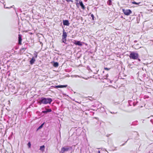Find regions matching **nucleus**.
I'll return each mask as SVG.
<instances>
[{
    "label": "nucleus",
    "instance_id": "f257e3e1",
    "mask_svg": "<svg viewBox=\"0 0 153 153\" xmlns=\"http://www.w3.org/2000/svg\"><path fill=\"white\" fill-rule=\"evenodd\" d=\"M52 101V100L51 98L42 97L39 99V100L38 102V103L40 105L41 104H50Z\"/></svg>",
    "mask_w": 153,
    "mask_h": 153
},
{
    "label": "nucleus",
    "instance_id": "f03ea898",
    "mask_svg": "<svg viewBox=\"0 0 153 153\" xmlns=\"http://www.w3.org/2000/svg\"><path fill=\"white\" fill-rule=\"evenodd\" d=\"M129 57L131 59H137L138 58L139 55L137 53L132 52L130 53Z\"/></svg>",
    "mask_w": 153,
    "mask_h": 153
},
{
    "label": "nucleus",
    "instance_id": "7ed1b4c3",
    "mask_svg": "<svg viewBox=\"0 0 153 153\" xmlns=\"http://www.w3.org/2000/svg\"><path fill=\"white\" fill-rule=\"evenodd\" d=\"M69 150V148L68 147H62L60 152V153H64L65 152L68 151Z\"/></svg>",
    "mask_w": 153,
    "mask_h": 153
},
{
    "label": "nucleus",
    "instance_id": "20e7f679",
    "mask_svg": "<svg viewBox=\"0 0 153 153\" xmlns=\"http://www.w3.org/2000/svg\"><path fill=\"white\" fill-rule=\"evenodd\" d=\"M123 11L124 13L127 16L129 15L132 12L130 10L123 9Z\"/></svg>",
    "mask_w": 153,
    "mask_h": 153
},
{
    "label": "nucleus",
    "instance_id": "39448f33",
    "mask_svg": "<svg viewBox=\"0 0 153 153\" xmlns=\"http://www.w3.org/2000/svg\"><path fill=\"white\" fill-rule=\"evenodd\" d=\"M67 86V85H55L54 86H53V87L54 88H65Z\"/></svg>",
    "mask_w": 153,
    "mask_h": 153
},
{
    "label": "nucleus",
    "instance_id": "423d86ee",
    "mask_svg": "<svg viewBox=\"0 0 153 153\" xmlns=\"http://www.w3.org/2000/svg\"><path fill=\"white\" fill-rule=\"evenodd\" d=\"M63 24L64 25L68 26L70 24L69 21L68 20H64L63 21Z\"/></svg>",
    "mask_w": 153,
    "mask_h": 153
},
{
    "label": "nucleus",
    "instance_id": "0eeeda50",
    "mask_svg": "<svg viewBox=\"0 0 153 153\" xmlns=\"http://www.w3.org/2000/svg\"><path fill=\"white\" fill-rule=\"evenodd\" d=\"M75 42H74V44H75L76 45H78L79 46H82V42L80 41H75Z\"/></svg>",
    "mask_w": 153,
    "mask_h": 153
},
{
    "label": "nucleus",
    "instance_id": "6e6552de",
    "mask_svg": "<svg viewBox=\"0 0 153 153\" xmlns=\"http://www.w3.org/2000/svg\"><path fill=\"white\" fill-rule=\"evenodd\" d=\"M67 36V34L66 32L64 30L63 32V34L62 35V38L63 39H66Z\"/></svg>",
    "mask_w": 153,
    "mask_h": 153
},
{
    "label": "nucleus",
    "instance_id": "1a4fd4ad",
    "mask_svg": "<svg viewBox=\"0 0 153 153\" xmlns=\"http://www.w3.org/2000/svg\"><path fill=\"white\" fill-rule=\"evenodd\" d=\"M35 61V59L33 57L32 58V59L30 60V64H31V65L33 64L34 63V62Z\"/></svg>",
    "mask_w": 153,
    "mask_h": 153
},
{
    "label": "nucleus",
    "instance_id": "9d476101",
    "mask_svg": "<svg viewBox=\"0 0 153 153\" xmlns=\"http://www.w3.org/2000/svg\"><path fill=\"white\" fill-rule=\"evenodd\" d=\"M79 4L80 5V6L82 7V8L83 9H85L84 6L83 4L82 3V1H79Z\"/></svg>",
    "mask_w": 153,
    "mask_h": 153
},
{
    "label": "nucleus",
    "instance_id": "9b49d317",
    "mask_svg": "<svg viewBox=\"0 0 153 153\" xmlns=\"http://www.w3.org/2000/svg\"><path fill=\"white\" fill-rule=\"evenodd\" d=\"M18 38H19V44H21V41L22 40V38H21L20 35H19Z\"/></svg>",
    "mask_w": 153,
    "mask_h": 153
},
{
    "label": "nucleus",
    "instance_id": "f8f14e48",
    "mask_svg": "<svg viewBox=\"0 0 153 153\" xmlns=\"http://www.w3.org/2000/svg\"><path fill=\"white\" fill-rule=\"evenodd\" d=\"M59 65V64L57 62H55L54 63L53 66L55 67H57Z\"/></svg>",
    "mask_w": 153,
    "mask_h": 153
},
{
    "label": "nucleus",
    "instance_id": "ddd939ff",
    "mask_svg": "<svg viewBox=\"0 0 153 153\" xmlns=\"http://www.w3.org/2000/svg\"><path fill=\"white\" fill-rule=\"evenodd\" d=\"M44 148H45V146L44 145L41 146L40 147V150L41 151H43L44 150Z\"/></svg>",
    "mask_w": 153,
    "mask_h": 153
},
{
    "label": "nucleus",
    "instance_id": "4468645a",
    "mask_svg": "<svg viewBox=\"0 0 153 153\" xmlns=\"http://www.w3.org/2000/svg\"><path fill=\"white\" fill-rule=\"evenodd\" d=\"M34 55L35 58H36L38 55V53L36 51H35V52L34 53Z\"/></svg>",
    "mask_w": 153,
    "mask_h": 153
},
{
    "label": "nucleus",
    "instance_id": "2eb2a0df",
    "mask_svg": "<svg viewBox=\"0 0 153 153\" xmlns=\"http://www.w3.org/2000/svg\"><path fill=\"white\" fill-rule=\"evenodd\" d=\"M128 103H129V105L130 106H131L132 105H134L133 103H132V101L130 100V101H128Z\"/></svg>",
    "mask_w": 153,
    "mask_h": 153
},
{
    "label": "nucleus",
    "instance_id": "dca6fc26",
    "mask_svg": "<svg viewBox=\"0 0 153 153\" xmlns=\"http://www.w3.org/2000/svg\"><path fill=\"white\" fill-rule=\"evenodd\" d=\"M74 77H79L85 79H88V78H84V77H82L80 76H78V75H75L74 76Z\"/></svg>",
    "mask_w": 153,
    "mask_h": 153
},
{
    "label": "nucleus",
    "instance_id": "f3484780",
    "mask_svg": "<svg viewBox=\"0 0 153 153\" xmlns=\"http://www.w3.org/2000/svg\"><path fill=\"white\" fill-rule=\"evenodd\" d=\"M44 123H42V124H41L38 128V129H39L41 128L42 127H43V125H44Z\"/></svg>",
    "mask_w": 153,
    "mask_h": 153
},
{
    "label": "nucleus",
    "instance_id": "a211bd4d",
    "mask_svg": "<svg viewBox=\"0 0 153 153\" xmlns=\"http://www.w3.org/2000/svg\"><path fill=\"white\" fill-rule=\"evenodd\" d=\"M62 41L63 42L65 43L66 41V39H63V38H62Z\"/></svg>",
    "mask_w": 153,
    "mask_h": 153
},
{
    "label": "nucleus",
    "instance_id": "6ab92c4d",
    "mask_svg": "<svg viewBox=\"0 0 153 153\" xmlns=\"http://www.w3.org/2000/svg\"><path fill=\"white\" fill-rule=\"evenodd\" d=\"M108 3L109 5H111V0H109L108 1Z\"/></svg>",
    "mask_w": 153,
    "mask_h": 153
},
{
    "label": "nucleus",
    "instance_id": "aec40b11",
    "mask_svg": "<svg viewBox=\"0 0 153 153\" xmlns=\"http://www.w3.org/2000/svg\"><path fill=\"white\" fill-rule=\"evenodd\" d=\"M46 111L47 113L48 112H50L51 111V109H47Z\"/></svg>",
    "mask_w": 153,
    "mask_h": 153
},
{
    "label": "nucleus",
    "instance_id": "412c9836",
    "mask_svg": "<svg viewBox=\"0 0 153 153\" xmlns=\"http://www.w3.org/2000/svg\"><path fill=\"white\" fill-rule=\"evenodd\" d=\"M28 145L29 148H30L31 146V144L30 142H29L28 143Z\"/></svg>",
    "mask_w": 153,
    "mask_h": 153
},
{
    "label": "nucleus",
    "instance_id": "4be33fe9",
    "mask_svg": "<svg viewBox=\"0 0 153 153\" xmlns=\"http://www.w3.org/2000/svg\"><path fill=\"white\" fill-rule=\"evenodd\" d=\"M91 17L92 18V19L93 20H94V15L92 14H91Z\"/></svg>",
    "mask_w": 153,
    "mask_h": 153
},
{
    "label": "nucleus",
    "instance_id": "5701e85b",
    "mask_svg": "<svg viewBox=\"0 0 153 153\" xmlns=\"http://www.w3.org/2000/svg\"><path fill=\"white\" fill-rule=\"evenodd\" d=\"M104 69L105 70H107V71H108V70H109L110 68H104Z\"/></svg>",
    "mask_w": 153,
    "mask_h": 153
},
{
    "label": "nucleus",
    "instance_id": "b1692460",
    "mask_svg": "<svg viewBox=\"0 0 153 153\" xmlns=\"http://www.w3.org/2000/svg\"><path fill=\"white\" fill-rule=\"evenodd\" d=\"M132 3L133 4H137V2H132Z\"/></svg>",
    "mask_w": 153,
    "mask_h": 153
},
{
    "label": "nucleus",
    "instance_id": "393cba45",
    "mask_svg": "<svg viewBox=\"0 0 153 153\" xmlns=\"http://www.w3.org/2000/svg\"><path fill=\"white\" fill-rule=\"evenodd\" d=\"M42 113H46L47 112H46V111H42Z\"/></svg>",
    "mask_w": 153,
    "mask_h": 153
},
{
    "label": "nucleus",
    "instance_id": "a878e982",
    "mask_svg": "<svg viewBox=\"0 0 153 153\" xmlns=\"http://www.w3.org/2000/svg\"><path fill=\"white\" fill-rule=\"evenodd\" d=\"M108 76V74H107V76H105V78H104V79H107Z\"/></svg>",
    "mask_w": 153,
    "mask_h": 153
},
{
    "label": "nucleus",
    "instance_id": "bb28decb",
    "mask_svg": "<svg viewBox=\"0 0 153 153\" xmlns=\"http://www.w3.org/2000/svg\"><path fill=\"white\" fill-rule=\"evenodd\" d=\"M22 49L24 50H25L26 49V48H23Z\"/></svg>",
    "mask_w": 153,
    "mask_h": 153
},
{
    "label": "nucleus",
    "instance_id": "cd10ccee",
    "mask_svg": "<svg viewBox=\"0 0 153 153\" xmlns=\"http://www.w3.org/2000/svg\"><path fill=\"white\" fill-rule=\"evenodd\" d=\"M4 7L5 8H9V7H5V5H4Z\"/></svg>",
    "mask_w": 153,
    "mask_h": 153
},
{
    "label": "nucleus",
    "instance_id": "c85d7f7f",
    "mask_svg": "<svg viewBox=\"0 0 153 153\" xmlns=\"http://www.w3.org/2000/svg\"><path fill=\"white\" fill-rule=\"evenodd\" d=\"M102 108H103L104 109V111H105V108H104V107H103Z\"/></svg>",
    "mask_w": 153,
    "mask_h": 153
},
{
    "label": "nucleus",
    "instance_id": "c756f323",
    "mask_svg": "<svg viewBox=\"0 0 153 153\" xmlns=\"http://www.w3.org/2000/svg\"><path fill=\"white\" fill-rule=\"evenodd\" d=\"M111 114H114L115 113H114V112H111Z\"/></svg>",
    "mask_w": 153,
    "mask_h": 153
},
{
    "label": "nucleus",
    "instance_id": "7c9ffc66",
    "mask_svg": "<svg viewBox=\"0 0 153 153\" xmlns=\"http://www.w3.org/2000/svg\"><path fill=\"white\" fill-rule=\"evenodd\" d=\"M98 153H100V151H98Z\"/></svg>",
    "mask_w": 153,
    "mask_h": 153
},
{
    "label": "nucleus",
    "instance_id": "2f4dec72",
    "mask_svg": "<svg viewBox=\"0 0 153 153\" xmlns=\"http://www.w3.org/2000/svg\"><path fill=\"white\" fill-rule=\"evenodd\" d=\"M138 59V60H139V61H140V59Z\"/></svg>",
    "mask_w": 153,
    "mask_h": 153
},
{
    "label": "nucleus",
    "instance_id": "473e14b6",
    "mask_svg": "<svg viewBox=\"0 0 153 153\" xmlns=\"http://www.w3.org/2000/svg\"><path fill=\"white\" fill-rule=\"evenodd\" d=\"M78 4V3L76 4V5H77Z\"/></svg>",
    "mask_w": 153,
    "mask_h": 153
},
{
    "label": "nucleus",
    "instance_id": "72a5a7b5",
    "mask_svg": "<svg viewBox=\"0 0 153 153\" xmlns=\"http://www.w3.org/2000/svg\"><path fill=\"white\" fill-rule=\"evenodd\" d=\"M1 0H0V2H1Z\"/></svg>",
    "mask_w": 153,
    "mask_h": 153
},
{
    "label": "nucleus",
    "instance_id": "f704fd0d",
    "mask_svg": "<svg viewBox=\"0 0 153 153\" xmlns=\"http://www.w3.org/2000/svg\"><path fill=\"white\" fill-rule=\"evenodd\" d=\"M110 82L111 83V81H110Z\"/></svg>",
    "mask_w": 153,
    "mask_h": 153
}]
</instances>
